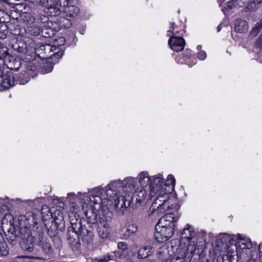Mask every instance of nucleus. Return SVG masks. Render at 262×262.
<instances>
[{
    "label": "nucleus",
    "instance_id": "35",
    "mask_svg": "<svg viewBox=\"0 0 262 262\" xmlns=\"http://www.w3.org/2000/svg\"><path fill=\"white\" fill-rule=\"evenodd\" d=\"M262 28V20L258 22L252 28L251 34L253 36L257 35Z\"/></svg>",
    "mask_w": 262,
    "mask_h": 262
},
{
    "label": "nucleus",
    "instance_id": "5",
    "mask_svg": "<svg viewBox=\"0 0 262 262\" xmlns=\"http://www.w3.org/2000/svg\"><path fill=\"white\" fill-rule=\"evenodd\" d=\"M137 184V180L132 177H127L123 181H115L110 183L105 190L106 195L113 197L118 192H123L125 194H130L134 190Z\"/></svg>",
    "mask_w": 262,
    "mask_h": 262
},
{
    "label": "nucleus",
    "instance_id": "33",
    "mask_svg": "<svg viewBox=\"0 0 262 262\" xmlns=\"http://www.w3.org/2000/svg\"><path fill=\"white\" fill-rule=\"evenodd\" d=\"M26 220L28 222L27 223V227L30 228L31 225L38 224V220L36 217V215L34 214H32L31 215H29L26 219Z\"/></svg>",
    "mask_w": 262,
    "mask_h": 262
},
{
    "label": "nucleus",
    "instance_id": "10",
    "mask_svg": "<svg viewBox=\"0 0 262 262\" xmlns=\"http://www.w3.org/2000/svg\"><path fill=\"white\" fill-rule=\"evenodd\" d=\"M237 243L234 247L236 249L235 252L231 253L230 256L237 261L238 258L237 254L238 253L246 252L247 254L250 251L251 244L249 238H246L241 237L240 235L238 236Z\"/></svg>",
    "mask_w": 262,
    "mask_h": 262
},
{
    "label": "nucleus",
    "instance_id": "9",
    "mask_svg": "<svg viewBox=\"0 0 262 262\" xmlns=\"http://www.w3.org/2000/svg\"><path fill=\"white\" fill-rule=\"evenodd\" d=\"M106 214V216L104 214L100 215L98 222L97 223L98 233L102 238L107 237L110 231V226L107 222L111 219L112 213L108 210V212Z\"/></svg>",
    "mask_w": 262,
    "mask_h": 262
},
{
    "label": "nucleus",
    "instance_id": "39",
    "mask_svg": "<svg viewBox=\"0 0 262 262\" xmlns=\"http://www.w3.org/2000/svg\"><path fill=\"white\" fill-rule=\"evenodd\" d=\"M171 27L168 32H171L173 35H176L181 31V29H179L177 25H175L174 23H170ZM174 36V35H173Z\"/></svg>",
    "mask_w": 262,
    "mask_h": 262
},
{
    "label": "nucleus",
    "instance_id": "46",
    "mask_svg": "<svg viewBox=\"0 0 262 262\" xmlns=\"http://www.w3.org/2000/svg\"><path fill=\"white\" fill-rule=\"evenodd\" d=\"M80 215L79 214L74 213H69V220L70 221H73V220H76L77 219H79Z\"/></svg>",
    "mask_w": 262,
    "mask_h": 262
},
{
    "label": "nucleus",
    "instance_id": "42",
    "mask_svg": "<svg viewBox=\"0 0 262 262\" xmlns=\"http://www.w3.org/2000/svg\"><path fill=\"white\" fill-rule=\"evenodd\" d=\"M59 23L61 27L67 28H70L72 25L70 20L65 18H63L62 20H60Z\"/></svg>",
    "mask_w": 262,
    "mask_h": 262
},
{
    "label": "nucleus",
    "instance_id": "17",
    "mask_svg": "<svg viewBox=\"0 0 262 262\" xmlns=\"http://www.w3.org/2000/svg\"><path fill=\"white\" fill-rule=\"evenodd\" d=\"M185 41L182 37L172 36L168 40V44L170 48L175 51L179 52L182 51L185 46Z\"/></svg>",
    "mask_w": 262,
    "mask_h": 262
},
{
    "label": "nucleus",
    "instance_id": "51",
    "mask_svg": "<svg viewBox=\"0 0 262 262\" xmlns=\"http://www.w3.org/2000/svg\"><path fill=\"white\" fill-rule=\"evenodd\" d=\"M221 29V25H219L217 28V32H219Z\"/></svg>",
    "mask_w": 262,
    "mask_h": 262
},
{
    "label": "nucleus",
    "instance_id": "32",
    "mask_svg": "<svg viewBox=\"0 0 262 262\" xmlns=\"http://www.w3.org/2000/svg\"><path fill=\"white\" fill-rule=\"evenodd\" d=\"M70 224L71 225V230L74 231H79L81 229V228L83 227V225L81 222L80 219H77L76 220H73V221H71Z\"/></svg>",
    "mask_w": 262,
    "mask_h": 262
},
{
    "label": "nucleus",
    "instance_id": "30",
    "mask_svg": "<svg viewBox=\"0 0 262 262\" xmlns=\"http://www.w3.org/2000/svg\"><path fill=\"white\" fill-rule=\"evenodd\" d=\"M175 185V179L173 176L170 174L168 175L166 181H165V186L168 187V189L167 190L166 192L170 193L171 191H172Z\"/></svg>",
    "mask_w": 262,
    "mask_h": 262
},
{
    "label": "nucleus",
    "instance_id": "34",
    "mask_svg": "<svg viewBox=\"0 0 262 262\" xmlns=\"http://www.w3.org/2000/svg\"><path fill=\"white\" fill-rule=\"evenodd\" d=\"M138 230L137 226L136 224H132L127 226L126 228V235L130 236L132 234L136 232Z\"/></svg>",
    "mask_w": 262,
    "mask_h": 262
},
{
    "label": "nucleus",
    "instance_id": "21",
    "mask_svg": "<svg viewBox=\"0 0 262 262\" xmlns=\"http://www.w3.org/2000/svg\"><path fill=\"white\" fill-rule=\"evenodd\" d=\"M118 251L115 252L116 257L124 258L127 257L129 253L128 246L125 242H120L118 243Z\"/></svg>",
    "mask_w": 262,
    "mask_h": 262
},
{
    "label": "nucleus",
    "instance_id": "49",
    "mask_svg": "<svg viewBox=\"0 0 262 262\" xmlns=\"http://www.w3.org/2000/svg\"><path fill=\"white\" fill-rule=\"evenodd\" d=\"M256 46L259 48H262V39L259 38L256 42Z\"/></svg>",
    "mask_w": 262,
    "mask_h": 262
},
{
    "label": "nucleus",
    "instance_id": "53",
    "mask_svg": "<svg viewBox=\"0 0 262 262\" xmlns=\"http://www.w3.org/2000/svg\"><path fill=\"white\" fill-rule=\"evenodd\" d=\"M230 247H229V248H228V251H229V250H230Z\"/></svg>",
    "mask_w": 262,
    "mask_h": 262
},
{
    "label": "nucleus",
    "instance_id": "23",
    "mask_svg": "<svg viewBox=\"0 0 262 262\" xmlns=\"http://www.w3.org/2000/svg\"><path fill=\"white\" fill-rule=\"evenodd\" d=\"M235 30L239 33H246L248 30L247 22L242 19H237L235 22Z\"/></svg>",
    "mask_w": 262,
    "mask_h": 262
},
{
    "label": "nucleus",
    "instance_id": "19",
    "mask_svg": "<svg viewBox=\"0 0 262 262\" xmlns=\"http://www.w3.org/2000/svg\"><path fill=\"white\" fill-rule=\"evenodd\" d=\"M79 231H74L73 230H69L67 233V240L68 243L73 248H78L80 246L79 243Z\"/></svg>",
    "mask_w": 262,
    "mask_h": 262
},
{
    "label": "nucleus",
    "instance_id": "31",
    "mask_svg": "<svg viewBox=\"0 0 262 262\" xmlns=\"http://www.w3.org/2000/svg\"><path fill=\"white\" fill-rule=\"evenodd\" d=\"M157 255L160 259L168 258L169 250L166 245H163L160 247L158 250Z\"/></svg>",
    "mask_w": 262,
    "mask_h": 262
},
{
    "label": "nucleus",
    "instance_id": "18",
    "mask_svg": "<svg viewBox=\"0 0 262 262\" xmlns=\"http://www.w3.org/2000/svg\"><path fill=\"white\" fill-rule=\"evenodd\" d=\"M149 193L150 189L140 187L137 188L134 193L137 202L139 204L145 203L147 196L150 199L152 198V197L149 196Z\"/></svg>",
    "mask_w": 262,
    "mask_h": 262
},
{
    "label": "nucleus",
    "instance_id": "11",
    "mask_svg": "<svg viewBox=\"0 0 262 262\" xmlns=\"http://www.w3.org/2000/svg\"><path fill=\"white\" fill-rule=\"evenodd\" d=\"M2 70L0 68V83L2 87L5 89H7L10 86H12L15 84L18 83L19 84H25L28 82V80L23 81L20 80L19 82L16 81L13 73L11 72H9L5 75H2Z\"/></svg>",
    "mask_w": 262,
    "mask_h": 262
},
{
    "label": "nucleus",
    "instance_id": "6",
    "mask_svg": "<svg viewBox=\"0 0 262 262\" xmlns=\"http://www.w3.org/2000/svg\"><path fill=\"white\" fill-rule=\"evenodd\" d=\"M104 198L107 200L105 201V204L108 203L110 201L112 202L113 199H115V207L116 211L119 214L123 215L126 208L129 207L133 201V195L130 194H126L124 195L122 192H118L117 194L113 197L107 196L106 195Z\"/></svg>",
    "mask_w": 262,
    "mask_h": 262
},
{
    "label": "nucleus",
    "instance_id": "1",
    "mask_svg": "<svg viewBox=\"0 0 262 262\" xmlns=\"http://www.w3.org/2000/svg\"><path fill=\"white\" fill-rule=\"evenodd\" d=\"M105 195V189L99 187L94 189L90 196H89L86 193L83 194V197L86 198L87 201H90L91 203V207L88 209L87 208L89 205L87 204L84 202L82 205V208L88 220L86 223L91 225L97 224L99 216L101 215L99 214L100 209L102 208L103 209L104 206L108 208V207L111 206L112 203L110 201L105 204V201H107V200L104 198Z\"/></svg>",
    "mask_w": 262,
    "mask_h": 262
},
{
    "label": "nucleus",
    "instance_id": "29",
    "mask_svg": "<svg viewBox=\"0 0 262 262\" xmlns=\"http://www.w3.org/2000/svg\"><path fill=\"white\" fill-rule=\"evenodd\" d=\"M9 254V249L6 242L2 236L0 237V256H6Z\"/></svg>",
    "mask_w": 262,
    "mask_h": 262
},
{
    "label": "nucleus",
    "instance_id": "13",
    "mask_svg": "<svg viewBox=\"0 0 262 262\" xmlns=\"http://www.w3.org/2000/svg\"><path fill=\"white\" fill-rule=\"evenodd\" d=\"M261 3L262 0H233L227 3V6L231 8L236 5L241 7L247 5V9L252 11L257 9Z\"/></svg>",
    "mask_w": 262,
    "mask_h": 262
},
{
    "label": "nucleus",
    "instance_id": "27",
    "mask_svg": "<svg viewBox=\"0 0 262 262\" xmlns=\"http://www.w3.org/2000/svg\"><path fill=\"white\" fill-rule=\"evenodd\" d=\"M41 214L42 221L44 224L47 222H50V220H52L53 213L51 212L50 209L46 205H43L41 208Z\"/></svg>",
    "mask_w": 262,
    "mask_h": 262
},
{
    "label": "nucleus",
    "instance_id": "36",
    "mask_svg": "<svg viewBox=\"0 0 262 262\" xmlns=\"http://www.w3.org/2000/svg\"><path fill=\"white\" fill-rule=\"evenodd\" d=\"M66 40L62 37H58L57 38H56L54 40V45H56V47L59 49L62 53V49L60 47L63 46L65 43Z\"/></svg>",
    "mask_w": 262,
    "mask_h": 262
},
{
    "label": "nucleus",
    "instance_id": "44",
    "mask_svg": "<svg viewBox=\"0 0 262 262\" xmlns=\"http://www.w3.org/2000/svg\"><path fill=\"white\" fill-rule=\"evenodd\" d=\"M11 235H9L7 237V239L12 244H15L16 238L17 236L15 233H13V232L11 233Z\"/></svg>",
    "mask_w": 262,
    "mask_h": 262
},
{
    "label": "nucleus",
    "instance_id": "25",
    "mask_svg": "<svg viewBox=\"0 0 262 262\" xmlns=\"http://www.w3.org/2000/svg\"><path fill=\"white\" fill-rule=\"evenodd\" d=\"M79 9L74 5L66 6L63 10L66 16L68 17H74L76 16L79 13Z\"/></svg>",
    "mask_w": 262,
    "mask_h": 262
},
{
    "label": "nucleus",
    "instance_id": "24",
    "mask_svg": "<svg viewBox=\"0 0 262 262\" xmlns=\"http://www.w3.org/2000/svg\"><path fill=\"white\" fill-rule=\"evenodd\" d=\"M20 245L23 250L32 252L34 249L33 238L28 236V238L22 241Z\"/></svg>",
    "mask_w": 262,
    "mask_h": 262
},
{
    "label": "nucleus",
    "instance_id": "12",
    "mask_svg": "<svg viewBox=\"0 0 262 262\" xmlns=\"http://www.w3.org/2000/svg\"><path fill=\"white\" fill-rule=\"evenodd\" d=\"M79 236L82 241L86 245H90L93 242L94 233L93 228L91 225L89 223H85L83 227L79 230Z\"/></svg>",
    "mask_w": 262,
    "mask_h": 262
},
{
    "label": "nucleus",
    "instance_id": "26",
    "mask_svg": "<svg viewBox=\"0 0 262 262\" xmlns=\"http://www.w3.org/2000/svg\"><path fill=\"white\" fill-rule=\"evenodd\" d=\"M152 247L150 245L144 246L141 248L138 252V258H145L152 253Z\"/></svg>",
    "mask_w": 262,
    "mask_h": 262
},
{
    "label": "nucleus",
    "instance_id": "43",
    "mask_svg": "<svg viewBox=\"0 0 262 262\" xmlns=\"http://www.w3.org/2000/svg\"><path fill=\"white\" fill-rule=\"evenodd\" d=\"M225 257H226V259H225V257L219 258L217 262H236V261H235L230 256V253H229L228 255H226Z\"/></svg>",
    "mask_w": 262,
    "mask_h": 262
},
{
    "label": "nucleus",
    "instance_id": "41",
    "mask_svg": "<svg viewBox=\"0 0 262 262\" xmlns=\"http://www.w3.org/2000/svg\"><path fill=\"white\" fill-rule=\"evenodd\" d=\"M111 259V256L109 254H106L96 258L95 262H108Z\"/></svg>",
    "mask_w": 262,
    "mask_h": 262
},
{
    "label": "nucleus",
    "instance_id": "47",
    "mask_svg": "<svg viewBox=\"0 0 262 262\" xmlns=\"http://www.w3.org/2000/svg\"><path fill=\"white\" fill-rule=\"evenodd\" d=\"M206 57V54L204 51H201L198 54V58L201 60H204Z\"/></svg>",
    "mask_w": 262,
    "mask_h": 262
},
{
    "label": "nucleus",
    "instance_id": "15",
    "mask_svg": "<svg viewBox=\"0 0 262 262\" xmlns=\"http://www.w3.org/2000/svg\"><path fill=\"white\" fill-rule=\"evenodd\" d=\"M16 10L19 12V17L23 21L32 24L34 22L35 18L29 12L30 8L25 4H21L17 6Z\"/></svg>",
    "mask_w": 262,
    "mask_h": 262
},
{
    "label": "nucleus",
    "instance_id": "38",
    "mask_svg": "<svg viewBox=\"0 0 262 262\" xmlns=\"http://www.w3.org/2000/svg\"><path fill=\"white\" fill-rule=\"evenodd\" d=\"M69 213H76L79 214L80 212L79 207L74 202H71L69 206Z\"/></svg>",
    "mask_w": 262,
    "mask_h": 262
},
{
    "label": "nucleus",
    "instance_id": "40",
    "mask_svg": "<svg viewBox=\"0 0 262 262\" xmlns=\"http://www.w3.org/2000/svg\"><path fill=\"white\" fill-rule=\"evenodd\" d=\"M69 2V0H50V2L52 4L55 3L58 6L64 7L68 5Z\"/></svg>",
    "mask_w": 262,
    "mask_h": 262
},
{
    "label": "nucleus",
    "instance_id": "48",
    "mask_svg": "<svg viewBox=\"0 0 262 262\" xmlns=\"http://www.w3.org/2000/svg\"><path fill=\"white\" fill-rule=\"evenodd\" d=\"M259 259L262 261V243L259 245Z\"/></svg>",
    "mask_w": 262,
    "mask_h": 262
},
{
    "label": "nucleus",
    "instance_id": "22",
    "mask_svg": "<svg viewBox=\"0 0 262 262\" xmlns=\"http://www.w3.org/2000/svg\"><path fill=\"white\" fill-rule=\"evenodd\" d=\"M151 178L148 176L146 172H142L139 175V182L140 187H146V188H151Z\"/></svg>",
    "mask_w": 262,
    "mask_h": 262
},
{
    "label": "nucleus",
    "instance_id": "50",
    "mask_svg": "<svg viewBox=\"0 0 262 262\" xmlns=\"http://www.w3.org/2000/svg\"><path fill=\"white\" fill-rule=\"evenodd\" d=\"M111 205H112V204ZM111 206H109V207H108V208H107L106 206H104V207L103 209H102V208H101L100 209H101L102 211H107V210H108V209H109Z\"/></svg>",
    "mask_w": 262,
    "mask_h": 262
},
{
    "label": "nucleus",
    "instance_id": "45",
    "mask_svg": "<svg viewBox=\"0 0 262 262\" xmlns=\"http://www.w3.org/2000/svg\"><path fill=\"white\" fill-rule=\"evenodd\" d=\"M227 236L228 235L227 234H220L219 235L217 239L218 240H221V243H225L226 242Z\"/></svg>",
    "mask_w": 262,
    "mask_h": 262
},
{
    "label": "nucleus",
    "instance_id": "37",
    "mask_svg": "<svg viewBox=\"0 0 262 262\" xmlns=\"http://www.w3.org/2000/svg\"><path fill=\"white\" fill-rule=\"evenodd\" d=\"M29 32L32 35L37 36L40 34L41 31L40 28L36 27L35 25H33L29 28Z\"/></svg>",
    "mask_w": 262,
    "mask_h": 262
},
{
    "label": "nucleus",
    "instance_id": "8",
    "mask_svg": "<svg viewBox=\"0 0 262 262\" xmlns=\"http://www.w3.org/2000/svg\"><path fill=\"white\" fill-rule=\"evenodd\" d=\"M36 52L43 58L52 59L55 57L59 58L62 56V52L56 47V45H40L36 49Z\"/></svg>",
    "mask_w": 262,
    "mask_h": 262
},
{
    "label": "nucleus",
    "instance_id": "7",
    "mask_svg": "<svg viewBox=\"0 0 262 262\" xmlns=\"http://www.w3.org/2000/svg\"><path fill=\"white\" fill-rule=\"evenodd\" d=\"M51 222L45 223V227L50 236H54L57 228L60 230L64 228L65 221L63 213L59 210H56L53 213Z\"/></svg>",
    "mask_w": 262,
    "mask_h": 262
},
{
    "label": "nucleus",
    "instance_id": "28",
    "mask_svg": "<svg viewBox=\"0 0 262 262\" xmlns=\"http://www.w3.org/2000/svg\"><path fill=\"white\" fill-rule=\"evenodd\" d=\"M188 257L186 254H178L177 250H176L174 255L172 257L166 258L165 260H162L161 262H185V258Z\"/></svg>",
    "mask_w": 262,
    "mask_h": 262
},
{
    "label": "nucleus",
    "instance_id": "20",
    "mask_svg": "<svg viewBox=\"0 0 262 262\" xmlns=\"http://www.w3.org/2000/svg\"><path fill=\"white\" fill-rule=\"evenodd\" d=\"M47 4L46 6L45 12L50 16H56L61 13L60 6L56 5L55 3L53 4L50 2V0H47Z\"/></svg>",
    "mask_w": 262,
    "mask_h": 262
},
{
    "label": "nucleus",
    "instance_id": "16",
    "mask_svg": "<svg viewBox=\"0 0 262 262\" xmlns=\"http://www.w3.org/2000/svg\"><path fill=\"white\" fill-rule=\"evenodd\" d=\"M35 244L40 247L43 252L46 254H50L53 252V249L50 243L49 239L42 235H39L38 239L36 241Z\"/></svg>",
    "mask_w": 262,
    "mask_h": 262
},
{
    "label": "nucleus",
    "instance_id": "4",
    "mask_svg": "<svg viewBox=\"0 0 262 262\" xmlns=\"http://www.w3.org/2000/svg\"><path fill=\"white\" fill-rule=\"evenodd\" d=\"M155 196L156 198L150 208V214L159 215L168 210L169 211L168 213L175 214L177 211L178 212L179 207L173 202L175 200L169 197L168 192H166L162 189Z\"/></svg>",
    "mask_w": 262,
    "mask_h": 262
},
{
    "label": "nucleus",
    "instance_id": "3",
    "mask_svg": "<svg viewBox=\"0 0 262 262\" xmlns=\"http://www.w3.org/2000/svg\"><path fill=\"white\" fill-rule=\"evenodd\" d=\"M179 213H167L158 221L156 226L155 239L159 243L168 241L174 233L176 224L179 219Z\"/></svg>",
    "mask_w": 262,
    "mask_h": 262
},
{
    "label": "nucleus",
    "instance_id": "52",
    "mask_svg": "<svg viewBox=\"0 0 262 262\" xmlns=\"http://www.w3.org/2000/svg\"><path fill=\"white\" fill-rule=\"evenodd\" d=\"M146 262H155V261H154V260H149L147 259Z\"/></svg>",
    "mask_w": 262,
    "mask_h": 262
},
{
    "label": "nucleus",
    "instance_id": "2",
    "mask_svg": "<svg viewBox=\"0 0 262 262\" xmlns=\"http://www.w3.org/2000/svg\"><path fill=\"white\" fill-rule=\"evenodd\" d=\"M195 233L193 228L189 225L187 227L183 229L181 233L180 244L177 249L178 254H185L188 257V259L193 257L194 259H198L200 258L203 249L200 246L195 244L194 241H191V239L195 236Z\"/></svg>",
    "mask_w": 262,
    "mask_h": 262
},
{
    "label": "nucleus",
    "instance_id": "14",
    "mask_svg": "<svg viewBox=\"0 0 262 262\" xmlns=\"http://www.w3.org/2000/svg\"><path fill=\"white\" fill-rule=\"evenodd\" d=\"M151 178V188L150 189L149 196H155L157 193H159L162 189L165 191L166 188H164V186L162 187L163 183V177L162 175L159 174Z\"/></svg>",
    "mask_w": 262,
    "mask_h": 262
}]
</instances>
